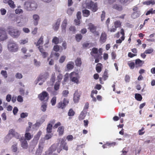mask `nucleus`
Returning <instances> with one entry per match:
<instances>
[{
	"instance_id": "1",
	"label": "nucleus",
	"mask_w": 155,
	"mask_h": 155,
	"mask_svg": "<svg viewBox=\"0 0 155 155\" xmlns=\"http://www.w3.org/2000/svg\"><path fill=\"white\" fill-rule=\"evenodd\" d=\"M102 50L101 48H100L98 50L96 48L94 47L92 48V51L90 52V54L95 58V63H98L100 60L102 59Z\"/></svg>"
},
{
	"instance_id": "2",
	"label": "nucleus",
	"mask_w": 155,
	"mask_h": 155,
	"mask_svg": "<svg viewBox=\"0 0 155 155\" xmlns=\"http://www.w3.org/2000/svg\"><path fill=\"white\" fill-rule=\"evenodd\" d=\"M8 33L13 38H18L21 34V31L17 28L9 27L7 29Z\"/></svg>"
},
{
	"instance_id": "3",
	"label": "nucleus",
	"mask_w": 155,
	"mask_h": 155,
	"mask_svg": "<svg viewBox=\"0 0 155 155\" xmlns=\"http://www.w3.org/2000/svg\"><path fill=\"white\" fill-rule=\"evenodd\" d=\"M86 8L90 9L93 12H96L98 10L97 4V3H94L92 1L86 3Z\"/></svg>"
},
{
	"instance_id": "4",
	"label": "nucleus",
	"mask_w": 155,
	"mask_h": 155,
	"mask_svg": "<svg viewBox=\"0 0 155 155\" xmlns=\"http://www.w3.org/2000/svg\"><path fill=\"white\" fill-rule=\"evenodd\" d=\"M25 7L28 11L35 10L37 8L36 3L34 2H26L24 5Z\"/></svg>"
},
{
	"instance_id": "5",
	"label": "nucleus",
	"mask_w": 155,
	"mask_h": 155,
	"mask_svg": "<svg viewBox=\"0 0 155 155\" xmlns=\"http://www.w3.org/2000/svg\"><path fill=\"white\" fill-rule=\"evenodd\" d=\"M8 48L10 51L12 52H16L18 50L17 45L13 41H10L8 42Z\"/></svg>"
},
{
	"instance_id": "6",
	"label": "nucleus",
	"mask_w": 155,
	"mask_h": 155,
	"mask_svg": "<svg viewBox=\"0 0 155 155\" xmlns=\"http://www.w3.org/2000/svg\"><path fill=\"white\" fill-rule=\"evenodd\" d=\"M70 79L71 81L76 84L79 83V77L78 73L75 72L71 73L70 74Z\"/></svg>"
},
{
	"instance_id": "7",
	"label": "nucleus",
	"mask_w": 155,
	"mask_h": 155,
	"mask_svg": "<svg viewBox=\"0 0 155 155\" xmlns=\"http://www.w3.org/2000/svg\"><path fill=\"white\" fill-rule=\"evenodd\" d=\"M38 97L41 101L47 102L49 97L48 94L46 91H44L39 94Z\"/></svg>"
},
{
	"instance_id": "8",
	"label": "nucleus",
	"mask_w": 155,
	"mask_h": 155,
	"mask_svg": "<svg viewBox=\"0 0 155 155\" xmlns=\"http://www.w3.org/2000/svg\"><path fill=\"white\" fill-rule=\"evenodd\" d=\"M69 102L68 99L64 98L62 101H61L58 104L57 107L58 108L64 109L69 103Z\"/></svg>"
},
{
	"instance_id": "9",
	"label": "nucleus",
	"mask_w": 155,
	"mask_h": 155,
	"mask_svg": "<svg viewBox=\"0 0 155 155\" xmlns=\"http://www.w3.org/2000/svg\"><path fill=\"white\" fill-rule=\"evenodd\" d=\"M88 29L91 32L94 36H98L99 35V33L96 31L97 27L95 26L92 23H89L88 24Z\"/></svg>"
},
{
	"instance_id": "10",
	"label": "nucleus",
	"mask_w": 155,
	"mask_h": 155,
	"mask_svg": "<svg viewBox=\"0 0 155 155\" xmlns=\"http://www.w3.org/2000/svg\"><path fill=\"white\" fill-rule=\"evenodd\" d=\"M66 140L65 138H62L61 139L60 148L58 149L57 152L58 153H60V152L63 149L66 151L68 150V147L67 146V143L65 142Z\"/></svg>"
},
{
	"instance_id": "11",
	"label": "nucleus",
	"mask_w": 155,
	"mask_h": 155,
	"mask_svg": "<svg viewBox=\"0 0 155 155\" xmlns=\"http://www.w3.org/2000/svg\"><path fill=\"white\" fill-rule=\"evenodd\" d=\"M49 77V73L48 72H44L40 74L38 78V81H40L44 82Z\"/></svg>"
},
{
	"instance_id": "12",
	"label": "nucleus",
	"mask_w": 155,
	"mask_h": 155,
	"mask_svg": "<svg viewBox=\"0 0 155 155\" xmlns=\"http://www.w3.org/2000/svg\"><path fill=\"white\" fill-rule=\"evenodd\" d=\"M7 38L5 31L2 28H0V41L6 40Z\"/></svg>"
},
{
	"instance_id": "13",
	"label": "nucleus",
	"mask_w": 155,
	"mask_h": 155,
	"mask_svg": "<svg viewBox=\"0 0 155 155\" xmlns=\"http://www.w3.org/2000/svg\"><path fill=\"white\" fill-rule=\"evenodd\" d=\"M107 39V35L105 32H103L101 34L100 38L99 41L100 43L103 44L104 43Z\"/></svg>"
},
{
	"instance_id": "14",
	"label": "nucleus",
	"mask_w": 155,
	"mask_h": 155,
	"mask_svg": "<svg viewBox=\"0 0 155 155\" xmlns=\"http://www.w3.org/2000/svg\"><path fill=\"white\" fill-rule=\"evenodd\" d=\"M120 33L122 36L121 37L120 39H119L116 41V43L117 44H120L122 42V41H124L125 39V33L123 28L121 29Z\"/></svg>"
},
{
	"instance_id": "15",
	"label": "nucleus",
	"mask_w": 155,
	"mask_h": 155,
	"mask_svg": "<svg viewBox=\"0 0 155 155\" xmlns=\"http://www.w3.org/2000/svg\"><path fill=\"white\" fill-rule=\"evenodd\" d=\"M144 63V61L141 60L139 59H137L135 60V67L136 68L141 67Z\"/></svg>"
},
{
	"instance_id": "16",
	"label": "nucleus",
	"mask_w": 155,
	"mask_h": 155,
	"mask_svg": "<svg viewBox=\"0 0 155 155\" xmlns=\"http://www.w3.org/2000/svg\"><path fill=\"white\" fill-rule=\"evenodd\" d=\"M4 2L5 3H8L11 8H14L16 7L15 5L12 0H4Z\"/></svg>"
},
{
	"instance_id": "17",
	"label": "nucleus",
	"mask_w": 155,
	"mask_h": 155,
	"mask_svg": "<svg viewBox=\"0 0 155 155\" xmlns=\"http://www.w3.org/2000/svg\"><path fill=\"white\" fill-rule=\"evenodd\" d=\"M21 143V147L24 149H27L28 147V144L25 139H21L20 140Z\"/></svg>"
},
{
	"instance_id": "18",
	"label": "nucleus",
	"mask_w": 155,
	"mask_h": 155,
	"mask_svg": "<svg viewBox=\"0 0 155 155\" xmlns=\"http://www.w3.org/2000/svg\"><path fill=\"white\" fill-rule=\"evenodd\" d=\"M80 95L78 91H76L74 94L73 100L75 103H78Z\"/></svg>"
},
{
	"instance_id": "19",
	"label": "nucleus",
	"mask_w": 155,
	"mask_h": 155,
	"mask_svg": "<svg viewBox=\"0 0 155 155\" xmlns=\"http://www.w3.org/2000/svg\"><path fill=\"white\" fill-rule=\"evenodd\" d=\"M33 17L34 20V25L36 26L38 24V21L40 18L39 16L38 15L35 14L33 15Z\"/></svg>"
},
{
	"instance_id": "20",
	"label": "nucleus",
	"mask_w": 155,
	"mask_h": 155,
	"mask_svg": "<svg viewBox=\"0 0 155 155\" xmlns=\"http://www.w3.org/2000/svg\"><path fill=\"white\" fill-rule=\"evenodd\" d=\"M67 24V20L66 19H64L61 25L62 31L63 32H66V28Z\"/></svg>"
},
{
	"instance_id": "21",
	"label": "nucleus",
	"mask_w": 155,
	"mask_h": 155,
	"mask_svg": "<svg viewBox=\"0 0 155 155\" xmlns=\"http://www.w3.org/2000/svg\"><path fill=\"white\" fill-rule=\"evenodd\" d=\"M103 67V65L101 63H98L96 65V70L97 72L99 73L101 72Z\"/></svg>"
},
{
	"instance_id": "22",
	"label": "nucleus",
	"mask_w": 155,
	"mask_h": 155,
	"mask_svg": "<svg viewBox=\"0 0 155 155\" xmlns=\"http://www.w3.org/2000/svg\"><path fill=\"white\" fill-rule=\"evenodd\" d=\"M60 21H61L60 19H58L57 20L55 24L53 26V28L55 31H57L59 27Z\"/></svg>"
},
{
	"instance_id": "23",
	"label": "nucleus",
	"mask_w": 155,
	"mask_h": 155,
	"mask_svg": "<svg viewBox=\"0 0 155 155\" xmlns=\"http://www.w3.org/2000/svg\"><path fill=\"white\" fill-rule=\"evenodd\" d=\"M64 129V127L63 126H60L58 128L57 131L58 132L59 136H61L63 134Z\"/></svg>"
},
{
	"instance_id": "24",
	"label": "nucleus",
	"mask_w": 155,
	"mask_h": 155,
	"mask_svg": "<svg viewBox=\"0 0 155 155\" xmlns=\"http://www.w3.org/2000/svg\"><path fill=\"white\" fill-rule=\"evenodd\" d=\"M112 8L113 9H115L118 11H121L123 9V7L121 5H118L117 4L114 5L112 7Z\"/></svg>"
},
{
	"instance_id": "25",
	"label": "nucleus",
	"mask_w": 155,
	"mask_h": 155,
	"mask_svg": "<svg viewBox=\"0 0 155 155\" xmlns=\"http://www.w3.org/2000/svg\"><path fill=\"white\" fill-rule=\"evenodd\" d=\"M25 140H30L33 137V135L29 133H25Z\"/></svg>"
},
{
	"instance_id": "26",
	"label": "nucleus",
	"mask_w": 155,
	"mask_h": 155,
	"mask_svg": "<svg viewBox=\"0 0 155 155\" xmlns=\"http://www.w3.org/2000/svg\"><path fill=\"white\" fill-rule=\"evenodd\" d=\"M143 5H154L155 4V0H150L147 1H145L143 2Z\"/></svg>"
},
{
	"instance_id": "27",
	"label": "nucleus",
	"mask_w": 155,
	"mask_h": 155,
	"mask_svg": "<svg viewBox=\"0 0 155 155\" xmlns=\"http://www.w3.org/2000/svg\"><path fill=\"white\" fill-rule=\"evenodd\" d=\"M74 63L72 61H70L67 65V67L68 70H71L74 67Z\"/></svg>"
},
{
	"instance_id": "28",
	"label": "nucleus",
	"mask_w": 155,
	"mask_h": 155,
	"mask_svg": "<svg viewBox=\"0 0 155 155\" xmlns=\"http://www.w3.org/2000/svg\"><path fill=\"white\" fill-rule=\"evenodd\" d=\"M76 65L77 67H81L82 64L81 59L80 58L78 57L76 60L75 61Z\"/></svg>"
},
{
	"instance_id": "29",
	"label": "nucleus",
	"mask_w": 155,
	"mask_h": 155,
	"mask_svg": "<svg viewBox=\"0 0 155 155\" xmlns=\"http://www.w3.org/2000/svg\"><path fill=\"white\" fill-rule=\"evenodd\" d=\"M82 12L84 16L85 17H87L90 15V11L86 9L83 10Z\"/></svg>"
},
{
	"instance_id": "30",
	"label": "nucleus",
	"mask_w": 155,
	"mask_h": 155,
	"mask_svg": "<svg viewBox=\"0 0 155 155\" xmlns=\"http://www.w3.org/2000/svg\"><path fill=\"white\" fill-rule=\"evenodd\" d=\"M114 26L117 29V28H120L121 26V22L119 20H117L115 21L114 23Z\"/></svg>"
},
{
	"instance_id": "31",
	"label": "nucleus",
	"mask_w": 155,
	"mask_h": 155,
	"mask_svg": "<svg viewBox=\"0 0 155 155\" xmlns=\"http://www.w3.org/2000/svg\"><path fill=\"white\" fill-rule=\"evenodd\" d=\"M43 148V147H41L39 144L38 148L36 151V154L37 155H41L42 152Z\"/></svg>"
},
{
	"instance_id": "32",
	"label": "nucleus",
	"mask_w": 155,
	"mask_h": 155,
	"mask_svg": "<svg viewBox=\"0 0 155 155\" xmlns=\"http://www.w3.org/2000/svg\"><path fill=\"white\" fill-rule=\"evenodd\" d=\"M52 125L51 124H49L46 128V132L48 133H51L52 132Z\"/></svg>"
},
{
	"instance_id": "33",
	"label": "nucleus",
	"mask_w": 155,
	"mask_h": 155,
	"mask_svg": "<svg viewBox=\"0 0 155 155\" xmlns=\"http://www.w3.org/2000/svg\"><path fill=\"white\" fill-rule=\"evenodd\" d=\"M86 114V112L85 111V112L84 113L83 111L81 112L80 114L79 117V119L80 120H82L84 119L85 117Z\"/></svg>"
},
{
	"instance_id": "34",
	"label": "nucleus",
	"mask_w": 155,
	"mask_h": 155,
	"mask_svg": "<svg viewBox=\"0 0 155 155\" xmlns=\"http://www.w3.org/2000/svg\"><path fill=\"white\" fill-rule=\"evenodd\" d=\"M135 99L139 101H140L142 99V97L140 94L138 93L136 94L135 95Z\"/></svg>"
},
{
	"instance_id": "35",
	"label": "nucleus",
	"mask_w": 155,
	"mask_h": 155,
	"mask_svg": "<svg viewBox=\"0 0 155 155\" xmlns=\"http://www.w3.org/2000/svg\"><path fill=\"white\" fill-rule=\"evenodd\" d=\"M42 134V132L41 130H39L37 133V134L35 135L34 139L38 140L39 139V138Z\"/></svg>"
},
{
	"instance_id": "36",
	"label": "nucleus",
	"mask_w": 155,
	"mask_h": 155,
	"mask_svg": "<svg viewBox=\"0 0 155 155\" xmlns=\"http://www.w3.org/2000/svg\"><path fill=\"white\" fill-rule=\"evenodd\" d=\"M140 15L139 13L137 11L134 12L131 15V17L135 19L138 17Z\"/></svg>"
},
{
	"instance_id": "37",
	"label": "nucleus",
	"mask_w": 155,
	"mask_h": 155,
	"mask_svg": "<svg viewBox=\"0 0 155 155\" xmlns=\"http://www.w3.org/2000/svg\"><path fill=\"white\" fill-rule=\"evenodd\" d=\"M43 37L42 36L41 37L39 40L37 42H35V44L36 45V46H39L40 45L43 44Z\"/></svg>"
},
{
	"instance_id": "38",
	"label": "nucleus",
	"mask_w": 155,
	"mask_h": 155,
	"mask_svg": "<svg viewBox=\"0 0 155 155\" xmlns=\"http://www.w3.org/2000/svg\"><path fill=\"white\" fill-rule=\"evenodd\" d=\"M75 114V112L72 109H70L68 112V115L69 117L73 116Z\"/></svg>"
},
{
	"instance_id": "39",
	"label": "nucleus",
	"mask_w": 155,
	"mask_h": 155,
	"mask_svg": "<svg viewBox=\"0 0 155 155\" xmlns=\"http://www.w3.org/2000/svg\"><path fill=\"white\" fill-rule=\"evenodd\" d=\"M108 77L107 70L105 69L102 78L104 81H105L107 79Z\"/></svg>"
},
{
	"instance_id": "40",
	"label": "nucleus",
	"mask_w": 155,
	"mask_h": 155,
	"mask_svg": "<svg viewBox=\"0 0 155 155\" xmlns=\"http://www.w3.org/2000/svg\"><path fill=\"white\" fill-rule=\"evenodd\" d=\"M108 31H110L111 32H115L117 30L116 28L114 26V25H113L112 27L109 28V26L108 28H107Z\"/></svg>"
},
{
	"instance_id": "41",
	"label": "nucleus",
	"mask_w": 155,
	"mask_h": 155,
	"mask_svg": "<svg viewBox=\"0 0 155 155\" xmlns=\"http://www.w3.org/2000/svg\"><path fill=\"white\" fill-rule=\"evenodd\" d=\"M127 64L131 69H134L135 67V64L133 62L129 61L127 63Z\"/></svg>"
},
{
	"instance_id": "42",
	"label": "nucleus",
	"mask_w": 155,
	"mask_h": 155,
	"mask_svg": "<svg viewBox=\"0 0 155 155\" xmlns=\"http://www.w3.org/2000/svg\"><path fill=\"white\" fill-rule=\"evenodd\" d=\"M55 81V73H53L51 75L50 81L52 82V84H53L54 82Z\"/></svg>"
},
{
	"instance_id": "43",
	"label": "nucleus",
	"mask_w": 155,
	"mask_h": 155,
	"mask_svg": "<svg viewBox=\"0 0 155 155\" xmlns=\"http://www.w3.org/2000/svg\"><path fill=\"white\" fill-rule=\"evenodd\" d=\"M82 38V36L81 34H77L75 36V38L77 41H80Z\"/></svg>"
},
{
	"instance_id": "44",
	"label": "nucleus",
	"mask_w": 155,
	"mask_h": 155,
	"mask_svg": "<svg viewBox=\"0 0 155 155\" xmlns=\"http://www.w3.org/2000/svg\"><path fill=\"white\" fill-rule=\"evenodd\" d=\"M59 42V38L56 37H54L52 40V42L54 43L56 45H57L58 44Z\"/></svg>"
},
{
	"instance_id": "45",
	"label": "nucleus",
	"mask_w": 155,
	"mask_h": 155,
	"mask_svg": "<svg viewBox=\"0 0 155 155\" xmlns=\"http://www.w3.org/2000/svg\"><path fill=\"white\" fill-rule=\"evenodd\" d=\"M60 84L59 81H57L56 82L54 85V89L55 90L57 91L59 89Z\"/></svg>"
},
{
	"instance_id": "46",
	"label": "nucleus",
	"mask_w": 155,
	"mask_h": 155,
	"mask_svg": "<svg viewBox=\"0 0 155 155\" xmlns=\"http://www.w3.org/2000/svg\"><path fill=\"white\" fill-rule=\"evenodd\" d=\"M56 97L54 96V97L51 99V103L52 106H54L56 104Z\"/></svg>"
},
{
	"instance_id": "47",
	"label": "nucleus",
	"mask_w": 155,
	"mask_h": 155,
	"mask_svg": "<svg viewBox=\"0 0 155 155\" xmlns=\"http://www.w3.org/2000/svg\"><path fill=\"white\" fill-rule=\"evenodd\" d=\"M74 9L71 8L68 9L67 11V13L69 15H71L74 11Z\"/></svg>"
},
{
	"instance_id": "48",
	"label": "nucleus",
	"mask_w": 155,
	"mask_h": 155,
	"mask_svg": "<svg viewBox=\"0 0 155 155\" xmlns=\"http://www.w3.org/2000/svg\"><path fill=\"white\" fill-rule=\"evenodd\" d=\"M69 31H72L73 33H75L76 31V28L75 26H71L69 28Z\"/></svg>"
},
{
	"instance_id": "49",
	"label": "nucleus",
	"mask_w": 155,
	"mask_h": 155,
	"mask_svg": "<svg viewBox=\"0 0 155 155\" xmlns=\"http://www.w3.org/2000/svg\"><path fill=\"white\" fill-rule=\"evenodd\" d=\"M12 150L14 152H16L18 150V147L16 144L13 145L12 146Z\"/></svg>"
},
{
	"instance_id": "50",
	"label": "nucleus",
	"mask_w": 155,
	"mask_h": 155,
	"mask_svg": "<svg viewBox=\"0 0 155 155\" xmlns=\"http://www.w3.org/2000/svg\"><path fill=\"white\" fill-rule=\"evenodd\" d=\"M47 107V105L46 104H44L41 106V110L43 112H45L46 110Z\"/></svg>"
},
{
	"instance_id": "51",
	"label": "nucleus",
	"mask_w": 155,
	"mask_h": 155,
	"mask_svg": "<svg viewBox=\"0 0 155 155\" xmlns=\"http://www.w3.org/2000/svg\"><path fill=\"white\" fill-rule=\"evenodd\" d=\"M66 57L65 56H61L59 60V62L61 63H63L65 60Z\"/></svg>"
},
{
	"instance_id": "52",
	"label": "nucleus",
	"mask_w": 155,
	"mask_h": 155,
	"mask_svg": "<svg viewBox=\"0 0 155 155\" xmlns=\"http://www.w3.org/2000/svg\"><path fill=\"white\" fill-rule=\"evenodd\" d=\"M69 94V91L68 90L64 91L62 93V95L65 97H67Z\"/></svg>"
},
{
	"instance_id": "53",
	"label": "nucleus",
	"mask_w": 155,
	"mask_h": 155,
	"mask_svg": "<svg viewBox=\"0 0 155 155\" xmlns=\"http://www.w3.org/2000/svg\"><path fill=\"white\" fill-rule=\"evenodd\" d=\"M15 77L18 79H20L22 78L23 76L21 74L19 73H17L15 74Z\"/></svg>"
},
{
	"instance_id": "54",
	"label": "nucleus",
	"mask_w": 155,
	"mask_h": 155,
	"mask_svg": "<svg viewBox=\"0 0 155 155\" xmlns=\"http://www.w3.org/2000/svg\"><path fill=\"white\" fill-rule=\"evenodd\" d=\"M1 74L4 76L5 78H6L7 77V74L6 71H2L1 72Z\"/></svg>"
},
{
	"instance_id": "55",
	"label": "nucleus",
	"mask_w": 155,
	"mask_h": 155,
	"mask_svg": "<svg viewBox=\"0 0 155 155\" xmlns=\"http://www.w3.org/2000/svg\"><path fill=\"white\" fill-rule=\"evenodd\" d=\"M28 113H22L20 115V117L22 118H24L28 116Z\"/></svg>"
},
{
	"instance_id": "56",
	"label": "nucleus",
	"mask_w": 155,
	"mask_h": 155,
	"mask_svg": "<svg viewBox=\"0 0 155 155\" xmlns=\"http://www.w3.org/2000/svg\"><path fill=\"white\" fill-rule=\"evenodd\" d=\"M105 17V12L104 11L102 12V13L101 16V21H103L104 20Z\"/></svg>"
},
{
	"instance_id": "57",
	"label": "nucleus",
	"mask_w": 155,
	"mask_h": 155,
	"mask_svg": "<svg viewBox=\"0 0 155 155\" xmlns=\"http://www.w3.org/2000/svg\"><path fill=\"white\" fill-rule=\"evenodd\" d=\"M153 51V50L152 48L148 49L145 50L144 51V53L146 54H149L152 53Z\"/></svg>"
},
{
	"instance_id": "58",
	"label": "nucleus",
	"mask_w": 155,
	"mask_h": 155,
	"mask_svg": "<svg viewBox=\"0 0 155 155\" xmlns=\"http://www.w3.org/2000/svg\"><path fill=\"white\" fill-rule=\"evenodd\" d=\"M53 49L55 51L58 52L60 50V47L58 45H54L53 47Z\"/></svg>"
},
{
	"instance_id": "59",
	"label": "nucleus",
	"mask_w": 155,
	"mask_h": 155,
	"mask_svg": "<svg viewBox=\"0 0 155 155\" xmlns=\"http://www.w3.org/2000/svg\"><path fill=\"white\" fill-rule=\"evenodd\" d=\"M62 78L63 76L62 74H59L57 76V79L58 80L57 81H59V82L60 83L61 80L62 79Z\"/></svg>"
},
{
	"instance_id": "60",
	"label": "nucleus",
	"mask_w": 155,
	"mask_h": 155,
	"mask_svg": "<svg viewBox=\"0 0 155 155\" xmlns=\"http://www.w3.org/2000/svg\"><path fill=\"white\" fill-rule=\"evenodd\" d=\"M144 130V128L143 127L142 128L141 130H139L138 131L139 134L140 135H142L143 134L145 133V131H143Z\"/></svg>"
},
{
	"instance_id": "61",
	"label": "nucleus",
	"mask_w": 155,
	"mask_h": 155,
	"mask_svg": "<svg viewBox=\"0 0 155 155\" xmlns=\"http://www.w3.org/2000/svg\"><path fill=\"white\" fill-rule=\"evenodd\" d=\"M52 137L51 135L50 134H46L44 137V138L46 140H48L51 138Z\"/></svg>"
},
{
	"instance_id": "62",
	"label": "nucleus",
	"mask_w": 155,
	"mask_h": 155,
	"mask_svg": "<svg viewBox=\"0 0 155 155\" xmlns=\"http://www.w3.org/2000/svg\"><path fill=\"white\" fill-rule=\"evenodd\" d=\"M23 12V10L20 9H16L15 10V12L16 14H19L21 13H22Z\"/></svg>"
},
{
	"instance_id": "63",
	"label": "nucleus",
	"mask_w": 155,
	"mask_h": 155,
	"mask_svg": "<svg viewBox=\"0 0 155 155\" xmlns=\"http://www.w3.org/2000/svg\"><path fill=\"white\" fill-rule=\"evenodd\" d=\"M130 78L128 75H126L125 77V80L126 82H129L130 81Z\"/></svg>"
},
{
	"instance_id": "64",
	"label": "nucleus",
	"mask_w": 155,
	"mask_h": 155,
	"mask_svg": "<svg viewBox=\"0 0 155 155\" xmlns=\"http://www.w3.org/2000/svg\"><path fill=\"white\" fill-rule=\"evenodd\" d=\"M18 111V109L17 107H15L13 110V113L15 115L17 114Z\"/></svg>"
}]
</instances>
